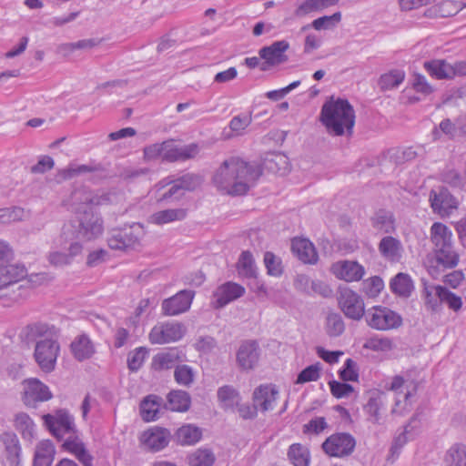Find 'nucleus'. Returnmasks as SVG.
Masks as SVG:
<instances>
[{"label": "nucleus", "mask_w": 466, "mask_h": 466, "mask_svg": "<svg viewBox=\"0 0 466 466\" xmlns=\"http://www.w3.org/2000/svg\"><path fill=\"white\" fill-rule=\"evenodd\" d=\"M261 175L258 166L239 157L225 159L215 171L212 181L220 192L230 196L245 195Z\"/></svg>", "instance_id": "f257e3e1"}, {"label": "nucleus", "mask_w": 466, "mask_h": 466, "mask_svg": "<svg viewBox=\"0 0 466 466\" xmlns=\"http://www.w3.org/2000/svg\"><path fill=\"white\" fill-rule=\"evenodd\" d=\"M26 342H35L34 358L46 373L53 371L60 353V331L54 325L34 322L26 325L20 334Z\"/></svg>", "instance_id": "f03ea898"}, {"label": "nucleus", "mask_w": 466, "mask_h": 466, "mask_svg": "<svg viewBox=\"0 0 466 466\" xmlns=\"http://www.w3.org/2000/svg\"><path fill=\"white\" fill-rule=\"evenodd\" d=\"M431 241L433 258L428 265V272L432 278L438 279L442 271L458 265L459 254L453 248L452 232L441 222H435L431 227Z\"/></svg>", "instance_id": "7ed1b4c3"}, {"label": "nucleus", "mask_w": 466, "mask_h": 466, "mask_svg": "<svg viewBox=\"0 0 466 466\" xmlns=\"http://www.w3.org/2000/svg\"><path fill=\"white\" fill-rule=\"evenodd\" d=\"M45 423L58 440L66 438L63 447L73 453L83 466H93V457L87 451L85 444L76 436L74 418L65 410H59L56 415L46 414Z\"/></svg>", "instance_id": "20e7f679"}, {"label": "nucleus", "mask_w": 466, "mask_h": 466, "mask_svg": "<svg viewBox=\"0 0 466 466\" xmlns=\"http://www.w3.org/2000/svg\"><path fill=\"white\" fill-rule=\"evenodd\" d=\"M320 119L329 134H351L355 124V111L346 99L330 100L323 105Z\"/></svg>", "instance_id": "39448f33"}, {"label": "nucleus", "mask_w": 466, "mask_h": 466, "mask_svg": "<svg viewBox=\"0 0 466 466\" xmlns=\"http://www.w3.org/2000/svg\"><path fill=\"white\" fill-rule=\"evenodd\" d=\"M77 226L76 227V238L82 240H93L102 235L104 231L101 217L93 209L77 208Z\"/></svg>", "instance_id": "423d86ee"}, {"label": "nucleus", "mask_w": 466, "mask_h": 466, "mask_svg": "<svg viewBox=\"0 0 466 466\" xmlns=\"http://www.w3.org/2000/svg\"><path fill=\"white\" fill-rule=\"evenodd\" d=\"M144 236V227L139 223H134L129 228L112 230L107 244L111 249L127 250L139 245Z\"/></svg>", "instance_id": "0eeeda50"}, {"label": "nucleus", "mask_w": 466, "mask_h": 466, "mask_svg": "<svg viewBox=\"0 0 466 466\" xmlns=\"http://www.w3.org/2000/svg\"><path fill=\"white\" fill-rule=\"evenodd\" d=\"M365 320L369 327L377 330H390L402 324L400 314L383 306H373L368 309Z\"/></svg>", "instance_id": "6e6552de"}, {"label": "nucleus", "mask_w": 466, "mask_h": 466, "mask_svg": "<svg viewBox=\"0 0 466 466\" xmlns=\"http://www.w3.org/2000/svg\"><path fill=\"white\" fill-rule=\"evenodd\" d=\"M339 307L344 315L353 320H360L366 317L365 305L362 298L350 289H341L338 298Z\"/></svg>", "instance_id": "1a4fd4ad"}, {"label": "nucleus", "mask_w": 466, "mask_h": 466, "mask_svg": "<svg viewBox=\"0 0 466 466\" xmlns=\"http://www.w3.org/2000/svg\"><path fill=\"white\" fill-rule=\"evenodd\" d=\"M0 442L3 446L2 466H22V446L17 435L10 431H3L0 433Z\"/></svg>", "instance_id": "9d476101"}, {"label": "nucleus", "mask_w": 466, "mask_h": 466, "mask_svg": "<svg viewBox=\"0 0 466 466\" xmlns=\"http://www.w3.org/2000/svg\"><path fill=\"white\" fill-rule=\"evenodd\" d=\"M186 333V328L179 322H163L154 326L149 333L152 344H167L181 339Z\"/></svg>", "instance_id": "9b49d317"}, {"label": "nucleus", "mask_w": 466, "mask_h": 466, "mask_svg": "<svg viewBox=\"0 0 466 466\" xmlns=\"http://www.w3.org/2000/svg\"><path fill=\"white\" fill-rule=\"evenodd\" d=\"M355 445V439L350 433L340 432L327 438L322 449L330 457H344L352 453Z\"/></svg>", "instance_id": "f8f14e48"}, {"label": "nucleus", "mask_w": 466, "mask_h": 466, "mask_svg": "<svg viewBox=\"0 0 466 466\" xmlns=\"http://www.w3.org/2000/svg\"><path fill=\"white\" fill-rule=\"evenodd\" d=\"M22 400L27 407H35L38 402L49 400L53 395L49 388L37 379H27L22 383Z\"/></svg>", "instance_id": "ddd939ff"}, {"label": "nucleus", "mask_w": 466, "mask_h": 466, "mask_svg": "<svg viewBox=\"0 0 466 466\" xmlns=\"http://www.w3.org/2000/svg\"><path fill=\"white\" fill-rule=\"evenodd\" d=\"M431 206L441 217L450 216L457 208L456 198L445 187L432 189L430 193Z\"/></svg>", "instance_id": "4468645a"}, {"label": "nucleus", "mask_w": 466, "mask_h": 466, "mask_svg": "<svg viewBox=\"0 0 466 466\" xmlns=\"http://www.w3.org/2000/svg\"><path fill=\"white\" fill-rule=\"evenodd\" d=\"M387 404V394L381 390H373L368 392V400L363 406L368 420L373 424H381L383 412Z\"/></svg>", "instance_id": "2eb2a0df"}, {"label": "nucleus", "mask_w": 466, "mask_h": 466, "mask_svg": "<svg viewBox=\"0 0 466 466\" xmlns=\"http://www.w3.org/2000/svg\"><path fill=\"white\" fill-rule=\"evenodd\" d=\"M195 293L191 290H181L162 302V310L165 315L175 316L187 311L192 303Z\"/></svg>", "instance_id": "dca6fc26"}, {"label": "nucleus", "mask_w": 466, "mask_h": 466, "mask_svg": "<svg viewBox=\"0 0 466 466\" xmlns=\"http://www.w3.org/2000/svg\"><path fill=\"white\" fill-rule=\"evenodd\" d=\"M199 152L197 144L179 147L175 145L173 140L164 141V161L176 162L194 158Z\"/></svg>", "instance_id": "f3484780"}, {"label": "nucleus", "mask_w": 466, "mask_h": 466, "mask_svg": "<svg viewBox=\"0 0 466 466\" xmlns=\"http://www.w3.org/2000/svg\"><path fill=\"white\" fill-rule=\"evenodd\" d=\"M244 294V287L235 282H227L214 291L213 305L216 309H221Z\"/></svg>", "instance_id": "a211bd4d"}, {"label": "nucleus", "mask_w": 466, "mask_h": 466, "mask_svg": "<svg viewBox=\"0 0 466 466\" xmlns=\"http://www.w3.org/2000/svg\"><path fill=\"white\" fill-rule=\"evenodd\" d=\"M332 273L347 282L358 281L365 273L364 268L357 261L340 260L331 266Z\"/></svg>", "instance_id": "6ab92c4d"}, {"label": "nucleus", "mask_w": 466, "mask_h": 466, "mask_svg": "<svg viewBox=\"0 0 466 466\" xmlns=\"http://www.w3.org/2000/svg\"><path fill=\"white\" fill-rule=\"evenodd\" d=\"M170 440V432L167 429L154 427L144 431L140 441L148 450L158 451L167 446Z\"/></svg>", "instance_id": "aec40b11"}, {"label": "nucleus", "mask_w": 466, "mask_h": 466, "mask_svg": "<svg viewBox=\"0 0 466 466\" xmlns=\"http://www.w3.org/2000/svg\"><path fill=\"white\" fill-rule=\"evenodd\" d=\"M279 397V390L272 384L260 385L253 392V402L263 412L272 410Z\"/></svg>", "instance_id": "412c9836"}, {"label": "nucleus", "mask_w": 466, "mask_h": 466, "mask_svg": "<svg viewBox=\"0 0 466 466\" xmlns=\"http://www.w3.org/2000/svg\"><path fill=\"white\" fill-rule=\"evenodd\" d=\"M289 44L285 40L276 41L268 46L259 50V56L268 66H278L288 61L285 52L289 49Z\"/></svg>", "instance_id": "4be33fe9"}, {"label": "nucleus", "mask_w": 466, "mask_h": 466, "mask_svg": "<svg viewBox=\"0 0 466 466\" xmlns=\"http://www.w3.org/2000/svg\"><path fill=\"white\" fill-rule=\"evenodd\" d=\"M258 345L254 340L243 342L237 352L238 364L245 370H252L258 363Z\"/></svg>", "instance_id": "5701e85b"}, {"label": "nucleus", "mask_w": 466, "mask_h": 466, "mask_svg": "<svg viewBox=\"0 0 466 466\" xmlns=\"http://www.w3.org/2000/svg\"><path fill=\"white\" fill-rule=\"evenodd\" d=\"M380 256L390 262H399L403 254V246L400 239L392 236L383 237L378 245Z\"/></svg>", "instance_id": "b1692460"}, {"label": "nucleus", "mask_w": 466, "mask_h": 466, "mask_svg": "<svg viewBox=\"0 0 466 466\" xmlns=\"http://www.w3.org/2000/svg\"><path fill=\"white\" fill-rule=\"evenodd\" d=\"M291 250L305 264H315L318 261L316 248L307 238H295L291 243Z\"/></svg>", "instance_id": "393cba45"}, {"label": "nucleus", "mask_w": 466, "mask_h": 466, "mask_svg": "<svg viewBox=\"0 0 466 466\" xmlns=\"http://www.w3.org/2000/svg\"><path fill=\"white\" fill-rule=\"evenodd\" d=\"M105 201L104 197L97 196L86 188L76 189L72 194L76 214H77V208L80 207L82 209H93V206L102 205Z\"/></svg>", "instance_id": "a878e982"}, {"label": "nucleus", "mask_w": 466, "mask_h": 466, "mask_svg": "<svg viewBox=\"0 0 466 466\" xmlns=\"http://www.w3.org/2000/svg\"><path fill=\"white\" fill-rule=\"evenodd\" d=\"M371 227L382 234H391L396 230L393 213L387 209H379L370 217Z\"/></svg>", "instance_id": "bb28decb"}, {"label": "nucleus", "mask_w": 466, "mask_h": 466, "mask_svg": "<svg viewBox=\"0 0 466 466\" xmlns=\"http://www.w3.org/2000/svg\"><path fill=\"white\" fill-rule=\"evenodd\" d=\"M26 276L24 265L14 261L0 268V289L18 282Z\"/></svg>", "instance_id": "cd10ccee"}, {"label": "nucleus", "mask_w": 466, "mask_h": 466, "mask_svg": "<svg viewBox=\"0 0 466 466\" xmlns=\"http://www.w3.org/2000/svg\"><path fill=\"white\" fill-rule=\"evenodd\" d=\"M13 425L25 441H32L35 438V423L26 412L20 411L15 413Z\"/></svg>", "instance_id": "c85d7f7f"}, {"label": "nucleus", "mask_w": 466, "mask_h": 466, "mask_svg": "<svg viewBox=\"0 0 466 466\" xmlns=\"http://www.w3.org/2000/svg\"><path fill=\"white\" fill-rule=\"evenodd\" d=\"M202 429L194 424H185L175 433L176 441L183 446L195 445L202 439Z\"/></svg>", "instance_id": "c756f323"}, {"label": "nucleus", "mask_w": 466, "mask_h": 466, "mask_svg": "<svg viewBox=\"0 0 466 466\" xmlns=\"http://www.w3.org/2000/svg\"><path fill=\"white\" fill-rule=\"evenodd\" d=\"M55 456V447L50 441H40L35 448L33 466H51Z\"/></svg>", "instance_id": "7c9ffc66"}, {"label": "nucleus", "mask_w": 466, "mask_h": 466, "mask_svg": "<svg viewBox=\"0 0 466 466\" xmlns=\"http://www.w3.org/2000/svg\"><path fill=\"white\" fill-rule=\"evenodd\" d=\"M71 351L77 360L82 361L91 358L95 349L86 335H80L71 343Z\"/></svg>", "instance_id": "2f4dec72"}, {"label": "nucleus", "mask_w": 466, "mask_h": 466, "mask_svg": "<svg viewBox=\"0 0 466 466\" xmlns=\"http://www.w3.org/2000/svg\"><path fill=\"white\" fill-rule=\"evenodd\" d=\"M187 216V210L184 208L165 209L153 213L148 222L155 225H164L167 223L182 220Z\"/></svg>", "instance_id": "473e14b6"}, {"label": "nucleus", "mask_w": 466, "mask_h": 466, "mask_svg": "<svg viewBox=\"0 0 466 466\" xmlns=\"http://www.w3.org/2000/svg\"><path fill=\"white\" fill-rule=\"evenodd\" d=\"M424 68L429 75L436 79H451V65L443 59L426 61Z\"/></svg>", "instance_id": "72a5a7b5"}, {"label": "nucleus", "mask_w": 466, "mask_h": 466, "mask_svg": "<svg viewBox=\"0 0 466 466\" xmlns=\"http://www.w3.org/2000/svg\"><path fill=\"white\" fill-rule=\"evenodd\" d=\"M180 360L179 353L176 349L161 352L152 359L151 367L154 370H164L173 368Z\"/></svg>", "instance_id": "f704fd0d"}, {"label": "nucleus", "mask_w": 466, "mask_h": 466, "mask_svg": "<svg viewBox=\"0 0 466 466\" xmlns=\"http://www.w3.org/2000/svg\"><path fill=\"white\" fill-rule=\"evenodd\" d=\"M391 291L403 298L410 296L414 287L413 282L410 275L406 273H398L390 281Z\"/></svg>", "instance_id": "c9c22d12"}, {"label": "nucleus", "mask_w": 466, "mask_h": 466, "mask_svg": "<svg viewBox=\"0 0 466 466\" xmlns=\"http://www.w3.org/2000/svg\"><path fill=\"white\" fill-rule=\"evenodd\" d=\"M162 403V399L156 395H148L140 404L141 417L145 421H152L157 419V414Z\"/></svg>", "instance_id": "e433bc0d"}, {"label": "nucleus", "mask_w": 466, "mask_h": 466, "mask_svg": "<svg viewBox=\"0 0 466 466\" xmlns=\"http://www.w3.org/2000/svg\"><path fill=\"white\" fill-rule=\"evenodd\" d=\"M339 0H306L296 10L299 16L306 15L309 13L319 12L329 6L336 5Z\"/></svg>", "instance_id": "4c0bfd02"}, {"label": "nucleus", "mask_w": 466, "mask_h": 466, "mask_svg": "<svg viewBox=\"0 0 466 466\" xmlns=\"http://www.w3.org/2000/svg\"><path fill=\"white\" fill-rule=\"evenodd\" d=\"M445 466H466V446L456 443L446 452L444 457Z\"/></svg>", "instance_id": "58836bf2"}, {"label": "nucleus", "mask_w": 466, "mask_h": 466, "mask_svg": "<svg viewBox=\"0 0 466 466\" xmlns=\"http://www.w3.org/2000/svg\"><path fill=\"white\" fill-rule=\"evenodd\" d=\"M288 457L294 466H309L310 461L309 451L307 447L299 444H292L288 451Z\"/></svg>", "instance_id": "ea45409f"}, {"label": "nucleus", "mask_w": 466, "mask_h": 466, "mask_svg": "<svg viewBox=\"0 0 466 466\" xmlns=\"http://www.w3.org/2000/svg\"><path fill=\"white\" fill-rule=\"evenodd\" d=\"M215 461L214 452L207 448L198 449L187 457L189 466H212Z\"/></svg>", "instance_id": "a19ab883"}, {"label": "nucleus", "mask_w": 466, "mask_h": 466, "mask_svg": "<svg viewBox=\"0 0 466 466\" xmlns=\"http://www.w3.org/2000/svg\"><path fill=\"white\" fill-rule=\"evenodd\" d=\"M168 408L174 411H186L190 406V397L184 390H173L168 396Z\"/></svg>", "instance_id": "79ce46f5"}, {"label": "nucleus", "mask_w": 466, "mask_h": 466, "mask_svg": "<svg viewBox=\"0 0 466 466\" xmlns=\"http://www.w3.org/2000/svg\"><path fill=\"white\" fill-rule=\"evenodd\" d=\"M238 274L246 278H253L256 276L255 259L251 252L243 251L237 263Z\"/></svg>", "instance_id": "37998d69"}, {"label": "nucleus", "mask_w": 466, "mask_h": 466, "mask_svg": "<svg viewBox=\"0 0 466 466\" xmlns=\"http://www.w3.org/2000/svg\"><path fill=\"white\" fill-rule=\"evenodd\" d=\"M218 398L225 408H232L235 405H238L239 394L232 386L225 385L220 387L218 390Z\"/></svg>", "instance_id": "c03bdc74"}, {"label": "nucleus", "mask_w": 466, "mask_h": 466, "mask_svg": "<svg viewBox=\"0 0 466 466\" xmlns=\"http://www.w3.org/2000/svg\"><path fill=\"white\" fill-rule=\"evenodd\" d=\"M405 74L401 70H392L382 75L380 78V86L381 89L389 90L399 86L404 80Z\"/></svg>", "instance_id": "a18cd8bd"}, {"label": "nucleus", "mask_w": 466, "mask_h": 466, "mask_svg": "<svg viewBox=\"0 0 466 466\" xmlns=\"http://www.w3.org/2000/svg\"><path fill=\"white\" fill-rule=\"evenodd\" d=\"M345 330V324L339 313H329L326 319V331L329 337L340 336Z\"/></svg>", "instance_id": "49530a36"}, {"label": "nucleus", "mask_w": 466, "mask_h": 466, "mask_svg": "<svg viewBox=\"0 0 466 466\" xmlns=\"http://www.w3.org/2000/svg\"><path fill=\"white\" fill-rule=\"evenodd\" d=\"M174 378L179 385L189 387L194 382L195 372L187 364L177 365L174 370Z\"/></svg>", "instance_id": "de8ad7c7"}, {"label": "nucleus", "mask_w": 466, "mask_h": 466, "mask_svg": "<svg viewBox=\"0 0 466 466\" xmlns=\"http://www.w3.org/2000/svg\"><path fill=\"white\" fill-rule=\"evenodd\" d=\"M437 295L441 298V301L447 303L451 309L458 311L461 309L462 301L461 297L452 293L444 287H439L437 289Z\"/></svg>", "instance_id": "09e8293b"}, {"label": "nucleus", "mask_w": 466, "mask_h": 466, "mask_svg": "<svg viewBox=\"0 0 466 466\" xmlns=\"http://www.w3.org/2000/svg\"><path fill=\"white\" fill-rule=\"evenodd\" d=\"M440 286H426L423 290L424 303L428 309L436 311L441 306V298L437 295Z\"/></svg>", "instance_id": "8fccbe9b"}, {"label": "nucleus", "mask_w": 466, "mask_h": 466, "mask_svg": "<svg viewBox=\"0 0 466 466\" xmlns=\"http://www.w3.org/2000/svg\"><path fill=\"white\" fill-rule=\"evenodd\" d=\"M321 364L319 362L308 366L298 375L296 383L303 384L306 382L316 381L320 377Z\"/></svg>", "instance_id": "3c124183"}, {"label": "nucleus", "mask_w": 466, "mask_h": 466, "mask_svg": "<svg viewBox=\"0 0 466 466\" xmlns=\"http://www.w3.org/2000/svg\"><path fill=\"white\" fill-rule=\"evenodd\" d=\"M147 355V350L144 347L137 348L135 350L131 351L127 357L128 369L132 371L138 370L143 365Z\"/></svg>", "instance_id": "603ef678"}, {"label": "nucleus", "mask_w": 466, "mask_h": 466, "mask_svg": "<svg viewBox=\"0 0 466 466\" xmlns=\"http://www.w3.org/2000/svg\"><path fill=\"white\" fill-rule=\"evenodd\" d=\"M251 122V115H238L230 120L229 128L235 136H241Z\"/></svg>", "instance_id": "864d4df0"}, {"label": "nucleus", "mask_w": 466, "mask_h": 466, "mask_svg": "<svg viewBox=\"0 0 466 466\" xmlns=\"http://www.w3.org/2000/svg\"><path fill=\"white\" fill-rule=\"evenodd\" d=\"M384 283L381 278L375 276L363 282V292L370 298L377 297L382 290Z\"/></svg>", "instance_id": "5fc2aeb1"}, {"label": "nucleus", "mask_w": 466, "mask_h": 466, "mask_svg": "<svg viewBox=\"0 0 466 466\" xmlns=\"http://www.w3.org/2000/svg\"><path fill=\"white\" fill-rule=\"evenodd\" d=\"M364 348L374 351H389L392 350L393 344L388 338L372 337L365 342Z\"/></svg>", "instance_id": "6e6d98bb"}, {"label": "nucleus", "mask_w": 466, "mask_h": 466, "mask_svg": "<svg viewBox=\"0 0 466 466\" xmlns=\"http://www.w3.org/2000/svg\"><path fill=\"white\" fill-rule=\"evenodd\" d=\"M341 19L340 12H336L332 15H324L315 19L312 26L316 30L329 29L338 24Z\"/></svg>", "instance_id": "4d7b16f0"}, {"label": "nucleus", "mask_w": 466, "mask_h": 466, "mask_svg": "<svg viewBox=\"0 0 466 466\" xmlns=\"http://www.w3.org/2000/svg\"><path fill=\"white\" fill-rule=\"evenodd\" d=\"M264 263L269 275L278 277L282 274L281 261L273 253H265Z\"/></svg>", "instance_id": "13d9d810"}, {"label": "nucleus", "mask_w": 466, "mask_h": 466, "mask_svg": "<svg viewBox=\"0 0 466 466\" xmlns=\"http://www.w3.org/2000/svg\"><path fill=\"white\" fill-rule=\"evenodd\" d=\"M143 155L146 161H153L159 157L164 161V142L145 147Z\"/></svg>", "instance_id": "bf43d9fd"}, {"label": "nucleus", "mask_w": 466, "mask_h": 466, "mask_svg": "<svg viewBox=\"0 0 466 466\" xmlns=\"http://www.w3.org/2000/svg\"><path fill=\"white\" fill-rule=\"evenodd\" d=\"M415 417H412L408 423V425L405 426L404 431L400 433L398 436L394 438L392 446L390 448V451L392 455L399 454L400 449L407 443L409 441L408 434L410 433L409 428L411 427V423L415 421Z\"/></svg>", "instance_id": "052dcab7"}, {"label": "nucleus", "mask_w": 466, "mask_h": 466, "mask_svg": "<svg viewBox=\"0 0 466 466\" xmlns=\"http://www.w3.org/2000/svg\"><path fill=\"white\" fill-rule=\"evenodd\" d=\"M95 170L96 168L94 167L88 165H71L66 169L62 170L60 174L64 179H71L78 175L90 173Z\"/></svg>", "instance_id": "680f3d73"}, {"label": "nucleus", "mask_w": 466, "mask_h": 466, "mask_svg": "<svg viewBox=\"0 0 466 466\" xmlns=\"http://www.w3.org/2000/svg\"><path fill=\"white\" fill-rule=\"evenodd\" d=\"M101 43L100 39L90 38L82 39L75 43H68L63 46V48L68 52H73L76 49H92Z\"/></svg>", "instance_id": "e2e57ef3"}, {"label": "nucleus", "mask_w": 466, "mask_h": 466, "mask_svg": "<svg viewBox=\"0 0 466 466\" xmlns=\"http://www.w3.org/2000/svg\"><path fill=\"white\" fill-rule=\"evenodd\" d=\"M329 387L332 395L338 399L348 397L354 390L351 385L336 380L329 382Z\"/></svg>", "instance_id": "0e129e2a"}, {"label": "nucleus", "mask_w": 466, "mask_h": 466, "mask_svg": "<svg viewBox=\"0 0 466 466\" xmlns=\"http://www.w3.org/2000/svg\"><path fill=\"white\" fill-rule=\"evenodd\" d=\"M24 210L20 208H1L0 224H6L22 218Z\"/></svg>", "instance_id": "69168bd1"}, {"label": "nucleus", "mask_w": 466, "mask_h": 466, "mask_svg": "<svg viewBox=\"0 0 466 466\" xmlns=\"http://www.w3.org/2000/svg\"><path fill=\"white\" fill-rule=\"evenodd\" d=\"M47 260L52 266L56 268L65 267L72 263L67 252H62L57 250L49 252L47 255Z\"/></svg>", "instance_id": "338daca9"}, {"label": "nucleus", "mask_w": 466, "mask_h": 466, "mask_svg": "<svg viewBox=\"0 0 466 466\" xmlns=\"http://www.w3.org/2000/svg\"><path fill=\"white\" fill-rule=\"evenodd\" d=\"M340 379L344 381H357L359 374L356 370V363L351 359L345 361L344 368L340 371Z\"/></svg>", "instance_id": "774afa93"}]
</instances>
